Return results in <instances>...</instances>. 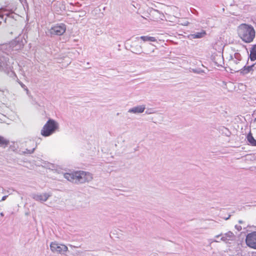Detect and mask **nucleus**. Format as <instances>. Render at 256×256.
<instances>
[{"label":"nucleus","mask_w":256,"mask_h":256,"mask_svg":"<svg viewBox=\"0 0 256 256\" xmlns=\"http://www.w3.org/2000/svg\"><path fill=\"white\" fill-rule=\"evenodd\" d=\"M256 69V63L250 66H244L240 70V72L242 74H246L250 72H252L254 70Z\"/></svg>","instance_id":"9b49d317"},{"label":"nucleus","mask_w":256,"mask_h":256,"mask_svg":"<svg viewBox=\"0 0 256 256\" xmlns=\"http://www.w3.org/2000/svg\"><path fill=\"white\" fill-rule=\"evenodd\" d=\"M36 146L34 148H33L32 149L26 148V150L24 152V154H32L34 152V150L36 149Z\"/></svg>","instance_id":"aec40b11"},{"label":"nucleus","mask_w":256,"mask_h":256,"mask_svg":"<svg viewBox=\"0 0 256 256\" xmlns=\"http://www.w3.org/2000/svg\"><path fill=\"white\" fill-rule=\"evenodd\" d=\"M145 108L144 105H140L129 109L128 112L132 114H140L143 112Z\"/></svg>","instance_id":"f8f14e48"},{"label":"nucleus","mask_w":256,"mask_h":256,"mask_svg":"<svg viewBox=\"0 0 256 256\" xmlns=\"http://www.w3.org/2000/svg\"><path fill=\"white\" fill-rule=\"evenodd\" d=\"M246 242L248 246L256 249V232L248 234L246 237Z\"/></svg>","instance_id":"6e6552de"},{"label":"nucleus","mask_w":256,"mask_h":256,"mask_svg":"<svg viewBox=\"0 0 256 256\" xmlns=\"http://www.w3.org/2000/svg\"><path fill=\"white\" fill-rule=\"evenodd\" d=\"M206 35V32L204 30H202L200 32H196V33L190 35L191 38H204Z\"/></svg>","instance_id":"ddd939ff"},{"label":"nucleus","mask_w":256,"mask_h":256,"mask_svg":"<svg viewBox=\"0 0 256 256\" xmlns=\"http://www.w3.org/2000/svg\"><path fill=\"white\" fill-rule=\"evenodd\" d=\"M148 50H146L144 54H148V55H150V54H151V53L154 52V46L152 44H148Z\"/></svg>","instance_id":"f3484780"},{"label":"nucleus","mask_w":256,"mask_h":256,"mask_svg":"<svg viewBox=\"0 0 256 256\" xmlns=\"http://www.w3.org/2000/svg\"><path fill=\"white\" fill-rule=\"evenodd\" d=\"M146 114H152L153 112H151V111H150L149 110H147L146 112Z\"/></svg>","instance_id":"b1692460"},{"label":"nucleus","mask_w":256,"mask_h":256,"mask_svg":"<svg viewBox=\"0 0 256 256\" xmlns=\"http://www.w3.org/2000/svg\"><path fill=\"white\" fill-rule=\"evenodd\" d=\"M9 143V141L3 136H0V146L2 145H8Z\"/></svg>","instance_id":"a211bd4d"},{"label":"nucleus","mask_w":256,"mask_h":256,"mask_svg":"<svg viewBox=\"0 0 256 256\" xmlns=\"http://www.w3.org/2000/svg\"><path fill=\"white\" fill-rule=\"evenodd\" d=\"M132 52L135 54H140L142 51V47L140 46H138V48H134L133 46H132Z\"/></svg>","instance_id":"6ab92c4d"},{"label":"nucleus","mask_w":256,"mask_h":256,"mask_svg":"<svg viewBox=\"0 0 256 256\" xmlns=\"http://www.w3.org/2000/svg\"><path fill=\"white\" fill-rule=\"evenodd\" d=\"M239 222H240V223H242V221H241V220H240V221H239Z\"/></svg>","instance_id":"cd10ccee"},{"label":"nucleus","mask_w":256,"mask_h":256,"mask_svg":"<svg viewBox=\"0 0 256 256\" xmlns=\"http://www.w3.org/2000/svg\"><path fill=\"white\" fill-rule=\"evenodd\" d=\"M227 58L228 60V64L230 66L234 68L235 69L239 68L238 66L240 63L242 56L238 50H236L235 48H231L230 55Z\"/></svg>","instance_id":"39448f33"},{"label":"nucleus","mask_w":256,"mask_h":256,"mask_svg":"<svg viewBox=\"0 0 256 256\" xmlns=\"http://www.w3.org/2000/svg\"><path fill=\"white\" fill-rule=\"evenodd\" d=\"M46 166L49 169H52L54 168V166L51 164H48V166Z\"/></svg>","instance_id":"412c9836"},{"label":"nucleus","mask_w":256,"mask_h":256,"mask_svg":"<svg viewBox=\"0 0 256 256\" xmlns=\"http://www.w3.org/2000/svg\"><path fill=\"white\" fill-rule=\"evenodd\" d=\"M250 58L252 60H256V45L254 46L250 51Z\"/></svg>","instance_id":"4468645a"},{"label":"nucleus","mask_w":256,"mask_h":256,"mask_svg":"<svg viewBox=\"0 0 256 256\" xmlns=\"http://www.w3.org/2000/svg\"><path fill=\"white\" fill-rule=\"evenodd\" d=\"M7 197H8V196H2V200H0V202H2V201L6 200Z\"/></svg>","instance_id":"5701e85b"},{"label":"nucleus","mask_w":256,"mask_h":256,"mask_svg":"<svg viewBox=\"0 0 256 256\" xmlns=\"http://www.w3.org/2000/svg\"><path fill=\"white\" fill-rule=\"evenodd\" d=\"M20 47L19 44L15 41L0 46V70L5 72L11 70L10 62L6 55H8L12 50H16Z\"/></svg>","instance_id":"f257e3e1"},{"label":"nucleus","mask_w":256,"mask_h":256,"mask_svg":"<svg viewBox=\"0 0 256 256\" xmlns=\"http://www.w3.org/2000/svg\"><path fill=\"white\" fill-rule=\"evenodd\" d=\"M219 237H220V240L225 242H227L230 240H234V235L232 232H228L226 233L220 234L215 236L216 238H218Z\"/></svg>","instance_id":"1a4fd4ad"},{"label":"nucleus","mask_w":256,"mask_h":256,"mask_svg":"<svg viewBox=\"0 0 256 256\" xmlns=\"http://www.w3.org/2000/svg\"><path fill=\"white\" fill-rule=\"evenodd\" d=\"M51 196L49 193H42V194H32V198L35 200L44 202L46 201L48 198Z\"/></svg>","instance_id":"9d476101"},{"label":"nucleus","mask_w":256,"mask_h":256,"mask_svg":"<svg viewBox=\"0 0 256 256\" xmlns=\"http://www.w3.org/2000/svg\"><path fill=\"white\" fill-rule=\"evenodd\" d=\"M247 140L252 146H256V140L252 136L250 132L248 134Z\"/></svg>","instance_id":"dca6fc26"},{"label":"nucleus","mask_w":256,"mask_h":256,"mask_svg":"<svg viewBox=\"0 0 256 256\" xmlns=\"http://www.w3.org/2000/svg\"><path fill=\"white\" fill-rule=\"evenodd\" d=\"M50 248L53 252L60 254H63L68 250V247L66 246L58 244L56 242H51Z\"/></svg>","instance_id":"423d86ee"},{"label":"nucleus","mask_w":256,"mask_h":256,"mask_svg":"<svg viewBox=\"0 0 256 256\" xmlns=\"http://www.w3.org/2000/svg\"><path fill=\"white\" fill-rule=\"evenodd\" d=\"M0 215L2 216H4V213H3L2 212H0Z\"/></svg>","instance_id":"a878e982"},{"label":"nucleus","mask_w":256,"mask_h":256,"mask_svg":"<svg viewBox=\"0 0 256 256\" xmlns=\"http://www.w3.org/2000/svg\"><path fill=\"white\" fill-rule=\"evenodd\" d=\"M59 124L54 120L49 119L41 130V134L44 136H48L58 130Z\"/></svg>","instance_id":"20e7f679"},{"label":"nucleus","mask_w":256,"mask_h":256,"mask_svg":"<svg viewBox=\"0 0 256 256\" xmlns=\"http://www.w3.org/2000/svg\"><path fill=\"white\" fill-rule=\"evenodd\" d=\"M66 30V26L64 24L56 25L49 30V32L51 35H62Z\"/></svg>","instance_id":"0eeeda50"},{"label":"nucleus","mask_w":256,"mask_h":256,"mask_svg":"<svg viewBox=\"0 0 256 256\" xmlns=\"http://www.w3.org/2000/svg\"><path fill=\"white\" fill-rule=\"evenodd\" d=\"M140 38L144 42H156V40L154 37L148 36H141Z\"/></svg>","instance_id":"2eb2a0df"},{"label":"nucleus","mask_w":256,"mask_h":256,"mask_svg":"<svg viewBox=\"0 0 256 256\" xmlns=\"http://www.w3.org/2000/svg\"><path fill=\"white\" fill-rule=\"evenodd\" d=\"M188 24V22H184V24H182L184 26H187Z\"/></svg>","instance_id":"393cba45"},{"label":"nucleus","mask_w":256,"mask_h":256,"mask_svg":"<svg viewBox=\"0 0 256 256\" xmlns=\"http://www.w3.org/2000/svg\"><path fill=\"white\" fill-rule=\"evenodd\" d=\"M64 177L68 180L74 183H84L92 179V174L84 171H76L72 173H64Z\"/></svg>","instance_id":"f03ea898"},{"label":"nucleus","mask_w":256,"mask_h":256,"mask_svg":"<svg viewBox=\"0 0 256 256\" xmlns=\"http://www.w3.org/2000/svg\"><path fill=\"white\" fill-rule=\"evenodd\" d=\"M238 34L242 40L247 43L252 42L255 37V30L254 28L245 24L239 26Z\"/></svg>","instance_id":"7ed1b4c3"},{"label":"nucleus","mask_w":256,"mask_h":256,"mask_svg":"<svg viewBox=\"0 0 256 256\" xmlns=\"http://www.w3.org/2000/svg\"><path fill=\"white\" fill-rule=\"evenodd\" d=\"M221 240L220 239L218 240H212V242H220Z\"/></svg>","instance_id":"4be33fe9"},{"label":"nucleus","mask_w":256,"mask_h":256,"mask_svg":"<svg viewBox=\"0 0 256 256\" xmlns=\"http://www.w3.org/2000/svg\"><path fill=\"white\" fill-rule=\"evenodd\" d=\"M254 122H256V118H255V119L254 120Z\"/></svg>","instance_id":"bb28decb"}]
</instances>
